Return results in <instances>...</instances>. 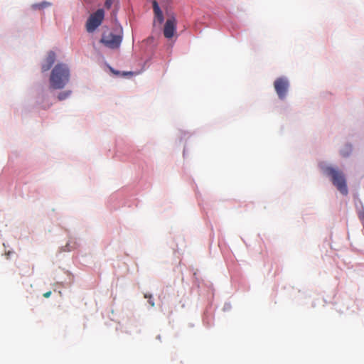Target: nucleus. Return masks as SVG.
Masks as SVG:
<instances>
[{"instance_id":"obj_12","label":"nucleus","mask_w":364,"mask_h":364,"mask_svg":"<svg viewBox=\"0 0 364 364\" xmlns=\"http://www.w3.org/2000/svg\"><path fill=\"white\" fill-rule=\"evenodd\" d=\"M49 5H50L49 3H48L46 1H43V2H41L40 4H36L33 5V7L34 9H43L45 7L48 6Z\"/></svg>"},{"instance_id":"obj_13","label":"nucleus","mask_w":364,"mask_h":364,"mask_svg":"<svg viewBox=\"0 0 364 364\" xmlns=\"http://www.w3.org/2000/svg\"><path fill=\"white\" fill-rule=\"evenodd\" d=\"M113 4V0H106L105 2V6L109 9L112 7V5Z\"/></svg>"},{"instance_id":"obj_1","label":"nucleus","mask_w":364,"mask_h":364,"mask_svg":"<svg viewBox=\"0 0 364 364\" xmlns=\"http://www.w3.org/2000/svg\"><path fill=\"white\" fill-rule=\"evenodd\" d=\"M70 70L65 64H57L52 70L50 75V88L53 90L64 88L70 80Z\"/></svg>"},{"instance_id":"obj_8","label":"nucleus","mask_w":364,"mask_h":364,"mask_svg":"<svg viewBox=\"0 0 364 364\" xmlns=\"http://www.w3.org/2000/svg\"><path fill=\"white\" fill-rule=\"evenodd\" d=\"M152 6H153V10H154V23H155L156 21H157L159 24H161L164 22V18L163 12L160 9L158 2L156 0L153 1Z\"/></svg>"},{"instance_id":"obj_15","label":"nucleus","mask_w":364,"mask_h":364,"mask_svg":"<svg viewBox=\"0 0 364 364\" xmlns=\"http://www.w3.org/2000/svg\"><path fill=\"white\" fill-rule=\"evenodd\" d=\"M51 294V291H47L46 293L43 294V296L45 298H48Z\"/></svg>"},{"instance_id":"obj_11","label":"nucleus","mask_w":364,"mask_h":364,"mask_svg":"<svg viewBox=\"0 0 364 364\" xmlns=\"http://www.w3.org/2000/svg\"><path fill=\"white\" fill-rule=\"evenodd\" d=\"M71 92L70 91H65V92H61L58 94V99L61 101V100H65L66 98H68L69 97V95H70Z\"/></svg>"},{"instance_id":"obj_10","label":"nucleus","mask_w":364,"mask_h":364,"mask_svg":"<svg viewBox=\"0 0 364 364\" xmlns=\"http://www.w3.org/2000/svg\"><path fill=\"white\" fill-rule=\"evenodd\" d=\"M353 151L352 146L350 144H346L341 150V154L343 157H348L350 156Z\"/></svg>"},{"instance_id":"obj_3","label":"nucleus","mask_w":364,"mask_h":364,"mask_svg":"<svg viewBox=\"0 0 364 364\" xmlns=\"http://www.w3.org/2000/svg\"><path fill=\"white\" fill-rule=\"evenodd\" d=\"M122 38V29L120 28L119 32L117 34L112 32L104 33L100 41L105 46L112 49H115L119 47Z\"/></svg>"},{"instance_id":"obj_4","label":"nucleus","mask_w":364,"mask_h":364,"mask_svg":"<svg viewBox=\"0 0 364 364\" xmlns=\"http://www.w3.org/2000/svg\"><path fill=\"white\" fill-rule=\"evenodd\" d=\"M105 17V12L102 9H97L92 14L85 24L86 30L88 33L94 32L99 27Z\"/></svg>"},{"instance_id":"obj_16","label":"nucleus","mask_w":364,"mask_h":364,"mask_svg":"<svg viewBox=\"0 0 364 364\" xmlns=\"http://www.w3.org/2000/svg\"><path fill=\"white\" fill-rule=\"evenodd\" d=\"M124 75H132V73L129 72V73H124Z\"/></svg>"},{"instance_id":"obj_2","label":"nucleus","mask_w":364,"mask_h":364,"mask_svg":"<svg viewBox=\"0 0 364 364\" xmlns=\"http://www.w3.org/2000/svg\"><path fill=\"white\" fill-rule=\"evenodd\" d=\"M326 173L331 176L332 183L337 189L343 194H348V188L345 176L341 171L336 169L333 167H327L325 169Z\"/></svg>"},{"instance_id":"obj_9","label":"nucleus","mask_w":364,"mask_h":364,"mask_svg":"<svg viewBox=\"0 0 364 364\" xmlns=\"http://www.w3.org/2000/svg\"><path fill=\"white\" fill-rule=\"evenodd\" d=\"M33 272V267H31L29 264H24L21 266L20 274L22 277L29 276Z\"/></svg>"},{"instance_id":"obj_6","label":"nucleus","mask_w":364,"mask_h":364,"mask_svg":"<svg viewBox=\"0 0 364 364\" xmlns=\"http://www.w3.org/2000/svg\"><path fill=\"white\" fill-rule=\"evenodd\" d=\"M176 30V20L174 16L168 18L164 25V35L166 38L173 36Z\"/></svg>"},{"instance_id":"obj_7","label":"nucleus","mask_w":364,"mask_h":364,"mask_svg":"<svg viewBox=\"0 0 364 364\" xmlns=\"http://www.w3.org/2000/svg\"><path fill=\"white\" fill-rule=\"evenodd\" d=\"M55 60V53L53 51H50L45 60L44 63L42 65V72H46L50 69Z\"/></svg>"},{"instance_id":"obj_5","label":"nucleus","mask_w":364,"mask_h":364,"mask_svg":"<svg viewBox=\"0 0 364 364\" xmlns=\"http://www.w3.org/2000/svg\"><path fill=\"white\" fill-rule=\"evenodd\" d=\"M289 82L286 77H278L274 82V90L280 100H284L287 94Z\"/></svg>"},{"instance_id":"obj_14","label":"nucleus","mask_w":364,"mask_h":364,"mask_svg":"<svg viewBox=\"0 0 364 364\" xmlns=\"http://www.w3.org/2000/svg\"><path fill=\"white\" fill-rule=\"evenodd\" d=\"M144 297L145 298H148L149 299V303L150 304V305L151 306H154V300H153V298H152V296L151 295H148V294H145L144 295Z\"/></svg>"}]
</instances>
